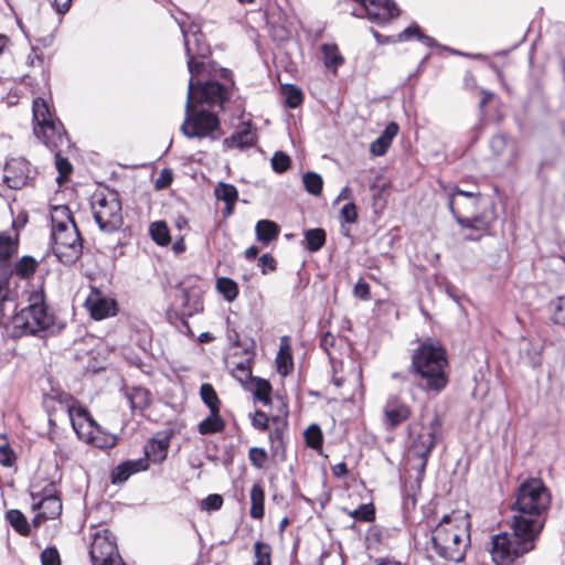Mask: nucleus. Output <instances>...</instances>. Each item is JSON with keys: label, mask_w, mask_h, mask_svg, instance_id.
I'll list each match as a JSON object with an SVG mask.
<instances>
[{"label": "nucleus", "mask_w": 565, "mask_h": 565, "mask_svg": "<svg viewBox=\"0 0 565 565\" xmlns=\"http://www.w3.org/2000/svg\"><path fill=\"white\" fill-rule=\"evenodd\" d=\"M552 501V492L542 478L530 476L519 483L509 505L511 532L491 537L490 554L495 565H523V557L537 546Z\"/></svg>", "instance_id": "1"}, {"label": "nucleus", "mask_w": 565, "mask_h": 565, "mask_svg": "<svg viewBox=\"0 0 565 565\" xmlns=\"http://www.w3.org/2000/svg\"><path fill=\"white\" fill-rule=\"evenodd\" d=\"M408 373L427 394L439 395L450 382V365L445 345L435 338L424 339L413 351Z\"/></svg>", "instance_id": "2"}, {"label": "nucleus", "mask_w": 565, "mask_h": 565, "mask_svg": "<svg viewBox=\"0 0 565 565\" xmlns=\"http://www.w3.org/2000/svg\"><path fill=\"white\" fill-rule=\"evenodd\" d=\"M235 87L234 75L230 68L211 63L210 68L196 72L192 65L186 98L220 113L232 100Z\"/></svg>", "instance_id": "3"}, {"label": "nucleus", "mask_w": 565, "mask_h": 565, "mask_svg": "<svg viewBox=\"0 0 565 565\" xmlns=\"http://www.w3.org/2000/svg\"><path fill=\"white\" fill-rule=\"evenodd\" d=\"M447 205L461 228L492 234L498 215L497 205L489 195L455 185L448 193Z\"/></svg>", "instance_id": "4"}, {"label": "nucleus", "mask_w": 565, "mask_h": 565, "mask_svg": "<svg viewBox=\"0 0 565 565\" xmlns=\"http://www.w3.org/2000/svg\"><path fill=\"white\" fill-rule=\"evenodd\" d=\"M28 301L29 305L20 310H18V303L14 305V321L18 320V318H24V315H26L28 319H32V326L36 330L38 338L40 339L55 337L63 331L66 324L60 321L56 315L50 309L43 286L32 290L29 294Z\"/></svg>", "instance_id": "5"}, {"label": "nucleus", "mask_w": 565, "mask_h": 565, "mask_svg": "<svg viewBox=\"0 0 565 565\" xmlns=\"http://www.w3.org/2000/svg\"><path fill=\"white\" fill-rule=\"evenodd\" d=\"M180 131L188 139H218L223 135L218 111L186 98Z\"/></svg>", "instance_id": "6"}, {"label": "nucleus", "mask_w": 565, "mask_h": 565, "mask_svg": "<svg viewBox=\"0 0 565 565\" xmlns=\"http://www.w3.org/2000/svg\"><path fill=\"white\" fill-rule=\"evenodd\" d=\"M32 121L35 137L42 139L50 150L62 146L64 140L71 147V138L63 122L43 97H35L32 102Z\"/></svg>", "instance_id": "7"}, {"label": "nucleus", "mask_w": 565, "mask_h": 565, "mask_svg": "<svg viewBox=\"0 0 565 565\" xmlns=\"http://www.w3.org/2000/svg\"><path fill=\"white\" fill-rule=\"evenodd\" d=\"M84 238L79 228L51 238V250L64 266H73L83 255Z\"/></svg>", "instance_id": "8"}, {"label": "nucleus", "mask_w": 565, "mask_h": 565, "mask_svg": "<svg viewBox=\"0 0 565 565\" xmlns=\"http://www.w3.org/2000/svg\"><path fill=\"white\" fill-rule=\"evenodd\" d=\"M191 35L193 43L188 33H184L183 40L189 74H191L192 65L195 66V71L199 72L210 68L211 63H216L212 60V50L203 31L198 30L196 34Z\"/></svg>", "instance_id": "9"}, {"label": "nucleus", "mask_w": 565, "mask_h": 565, "mask_svg": "<svg viewBox=\"0 0 565 565\" xmlns=\"http://www.w3.org/2000/svg\"><path fill=\"white\" fill-rule=\"evenodd\" d=\"M402 13L401 8L394 0H364L362 9H354L352 15L366 18L380 26L388 24Z\"/></svg>", "instance_id": "10"}, {"label": "nucleus", "mask_w": 565, "mask_h": 565, "mask_svg": "<svg viewBox=\"0 0 565 565\" xmlns=\"http://www.w3.org/2000/svg\"><path fill=\"white\" fill-rule=\"evenodd\" d=\"M89 558L93 565H117L121 562L116 536L110 530L104 529L103 536L99 533L96 534L89 550Z\"/></svg>", "instance_id": "11"}, {"label": "nucleus", "mask_w": 565, "mask_h": 565, "mask_svg": "<svg viewBox=\"0 0 565 565\" xmlns=\"http://www.w3.org/2000/svg\"><path fill=\"white\" fill-rule=\"evenodd\" d=\"M122 205L117 190L110 191V204L103 209H94L93 218L98 228L105 233H115L124 225Z\"/></svg>", "instance_id": "12"}, {"label": "nucleus", "mask_w": 565, "mask_h": 565, "mask_svg": "<svg viewBox=\"0 0 565 565\" xmlns=\"http://www.w3.org/2000/svg\"><path fill=\"white\" fill-rule=\"evenodd\" d=\"M180 295L175 297L183 309L180 316L181 324L190 330L188 318L203 311L202 290L196 286H185L184 281L175 285Z\"/></svg>", "instance_id": "13"}, {"label": "nucleus", "mask_w": 565, "mask_h": 565, "mask_svg": "<svg viewBox=\"0 0 565 565\" xmlns=\"http://www.w3.org/2000/svg\"><path fill=\"white\" fill-rule=\"evenodd\" d=\"M258 142L257 127L248 119L241 121L231 136L223 139L224 151L237 149L246 151L254 148Z\"/></svg>", "instance_id": "14"}, {"label": "nucleus", "mask_w": 565, "mask_h": 565, "mask_svg": "<svg viewBox=\"0 0 565 565\" xmlns=\"http://www.w3.org/2000/svg\"><path fill=\"white\" fill-rule=\"evenodd\" d=\"M67 414L73 430L77 438L85 443H90L93 437V428L97 426L96 419L83 404L68 405Z\"/></svg>", "instance_id": "15"}, {"label": "nucleus", "mask_w": 565, "mask_h": 565, "mask_svg": "<svg viewBox=\"0 0 565 565\" xmlns=\"http://www.w3.org/2000/svg\"><path fill=\"white\" fill-rule=\"evenodd\" d=\"M3 183L13 190L22 189L29 179L30 162L24 158H11L4 164Z\"/></svg>", "instance_id": "16"}, {"label": "nucleus", "mask_w": 565, "mask_h": 565, "mask_svg": "<svg viewBox=\"0 0 565 565\" xmlns=\"http://www.w3.org/2000/svg\"><path fill=\"white\" fill-rule=\"evenodd\" d=\"M90 317L100 321L115 317L118 312V303L115 299L104 296L100 291H93L85 301Z\"/></svg>", "instance_id": "17"}, {"label": "nucleus", "mask_w": 565, "mask_h": 565, "mask_svg": "<svg viewBox=\"0 0 565 565\" xmlns=\"http://www.w3.org/2000/svg\"><path fill=\"white\" fill-rule=\"evenodd\" d=\"M174 434L175 431L172 428L157 431L145 446L146 456L150 457L154 463H161L164 461Z\"/></svg>", "instance_id": "18"}, {"label": "nucleus", "mask_w": 565, "mask_h": 565, "mask_svg": "<svg viewBox=\"0 0 565 565\" xmlns=\"http://www.w3.org/2000/svg\"><path fill=\"white\" fill-rule=\"evenodd\" d=\"M412 414L411 407L397 396H391L384 406V416L387 427L396 428L406 422Z\"/></svg>", "instance_id": "19"}, {"label": "nucleus", "mask_w": 565, "mask_h": 565, "mask_svg": "<svg viewBox=\"0 0 565 565\" xmlns=\"http://www.w3.org/2000/svg\"><path fill=\"white\" fill-rule=\"evenodd\" d=\"M399 131V126L396 121H390L381 131L375 140L370 145V152L374 157L384 156L390 149L394 138Z\"/></svg>", "instance_id": "20"}, {"label": "nucleus", "mask_w": 565, "mask_h": 565, "mask_svg": "<svg viewBox=\"0 0 565 565\" xmlns=\"http://www.w3.org/2000/svg\"><path fill=\"white\" fill-rule=\"evenodd\" d=\"M412 40H417L430 49L439 46V42L435 38L426 34L416 21L411 22L402 32L395 35L396 43L408 42Z\"/></svg>", "instance_id": "21"}, {"label": "nucleus", "mask_w": 565, "mask_h": 565, "mask_svg": "<svg viewBox=\"0 0 565 565\" xmlns=\"http://www.w3.org/2000/svg\"><path fill=\"white\" fill-rule=\"evenodd\" d=\"M448 541V536H441L440 534H433L430 537L431 547L438 554L439 557L445 561L461 563L465 559V550L458 547L446 546L444 542Z\"/></svg>", "instance_id": "22"}, {"label": "nucleus", "mask_w": 565, "mask_h": 565, "mask_svg": "<svg viewBox=\"0 0 565 565\" xmlns=\"http://www.w3.org/2000/svg\"><path fill=\"white\" fill-rule=\"evenodd\" d=\"M280 234V226L273 220L263 218L257 221L255 225L256 239L264 246L278 239Z\"/></svg>", "instance_id": "23"}, {"label": "nucleus", "mask_w": 565, "mask_h": 565, "mask_svg": "<svg viewBox=\"0 0 565 565\" xmlns=\"http://www.w3.org/2000/svg\"><path fill=\"white\" fill-rule=\"evenodd\" d=\"M302 247L309 253H318L327 243V231L323 227H311L303 231Z\"/></svg>", "instance_id": "24"}, {"label": "nucleus", "mask_w": 565, "mask_h": 565, "mask_svg": "<svg viewBox=\"0 0 565 565\" xmlns=\"http://www.w3.org/2000/svg\"><path fill=\"white\" fill-rule=\"evenodd\" d=\"M249 515L254 520H262L265 516V488L262 481L253 484L250 492Z\"/></svg>", "instance_id": "25"}, {"label": "nucleus", "mask_w": 565, "mask_h": 565, "mask_svg": "<svg viewBox=\"0 0 565 565\" xmlns=\"http://www.w3.org/2000/svg\"><path fill=\"white\" fill-rule=\"evenodd\" d=\"M126 397L129 403V407L132 412H143L151 405V392L143 386H132L131 390L126 393Z\"/></svg>", "instance_id": "26"}, {"label": "nucleus", "mask_w": 565, "mask_h": 565, "mask_svg": "<svg viewBox=\"0 0 565 565\" xmlns=\"http://www.w3.org/2000/svg\"><path fill=\"white\" fill-rule=\"evenodd\" d=\"M248 343L244 345L242 353L247 354L248 356L244 361H239L235 365V370L245 373L246 380L243 381L241 377H236L244 386L247 385L248 381L252 380L255 375L252 373V366L254 364V360L256 356V341L254 338H248Z\"/></svg>", "instance_id": "27"}, {"label": "nucleus", "mask_w": 565, "mask_h": 565, "mask_svg": "<svg viewBox=\"0 0 565 565\" xmlns=\"http://www.w3.org/2000/svg\"><path fill=\"white\" fill-rule=\"evenodd\" d=\"M12 326L7 324L6 331L10 339L19 340L23 337H35L38 338L36 330L33 328L32 323L29 321L28 316L24 315V318H18V320H13V316L11 317Z\"/></svg>", "instance_id": "28"}, {"label": "nucleus", "mask_w": 565, "mask_h": 565, "mask_svg": "<svg viewBox=\"0 0 565 565\" xmlns=\"http://www.w3.org/2000/svg\"><path fill=\"white\" fill-rule=\"evenodd\" d=\"M221 411H211L209 416L202 419L198 425V431L203 435L222 433L226 428V423L221 416Z\"/></svg>", "instance_id": "29"}, {"label": "nucleus", "mask_w": 565, "mask_h": 565, "mask_svg": "<svg viewBox=\"0 0 565 565\" xmlns=\"http://www.w3.org/2000/svg\"><path fill=\"white\" fill-rule=\"evenodd\" d=\"M11 266L17 277L29 280L34 276L39 267V262L31 255H23L14 263L11 262Z\"/></svg>", "instance_id": "30"}, {"label": "nucleus", "mask_w": 565, "mask_h": 565, "mask_svg": "<svg viewBox=\"0 0 565 565\" xmlns=\"http://www.w3.org/2000/svg\"><path fill=\"white\" fill-rule=\"evenodd\" d=\"M4 518L9 525L20 535L29 536L31 534V525L22 511L10 509L6 512Z\"/></svg>", "instance_id": "31"}, {"label": "nucleus", "mask_w": 565, "mask_h": 565, "mask_svg": "<svg viewBox=\"0 0 565 565\" xmlns=\"http://www.w3.org/2000/svg\"><path fill=\"white\" fill-rule=\"evenodd\" d=\"M321 52L323 55V65L328 70H332L337 73L338 68L344 64V57L340 53L337 44L324 43L321 45Z\"/></svg>", "instance_id": "32"}, {"label": "nucleus", "mask_w": 565, "mask_h": 565, "mask_svg": "<svg viewBox=\"0 0 565 565\" xmlns=\"http://www.w3.org/2000/svg\"><path fill=\"white\" fill-rule=\"evenodd\" d=\"M215 289L227 302L235 301L239 294L238 284L226 276L216 278Z\"/></svg>", "instance_id": "33"}, {"label": "nucleus", "mask_w": 565, "mask_h": 565, "mask_svg": "<svg viewBox=\"0 0 565 565\" xmlns=\"http://www.w3.org/2000/svg\"><path fill=\"white\" fill-rule=\"evenodd\" d=\"M281 90L284 95V106L286 108L296 109L302 105L305 95L298 85L287 83L281 86Z\"/></svg>", "instance_id": "34"}, {"label": "nucleus", "mask_w": 565, "mask_h": 565, "mask_svg": "<svg viewBox=\"0 0 565 565\" xmlns=\"http://www.w3.org/2000/svg\"><path fill=\"white\" fill-rule=\"evenodd\" d=\"M526 347L521 350L522 356L527 359V364L532 369H539L542 366V352L543 345L532 339L523 338Z\"/></svg>", "instance_id": "35"}, {"label": "nucleus", "mask_w": 565, "mask_h": 565, "mask_svg": "<svg viewBox=\"0 0 565 565\" xmlns=\"http://www.w3.org/2000/svg\"><path fill=\"white\" fill-rule=\"evenodd\" d=\"M149 235L158 246L164 247L171 243L170 228L163 220L154 221L149 225Z\"/></svg>", "instance_id": "36"}, {"label": "nucleus", "mask_w": 565, "mask_h": 565, "mask_svg": "<svg viewBox=\"0 0 565 565\" xmlns=\"http://www.w3.org/2000/svg\"><path fill=\"white\" fill-rule=\"evenodd\" d=\"M323 433L317 423L310 424L303 431V443L306 447L321 454L323 446Z\"/></svg>", "instance_id": "37"}, {"label": "nucleus", "mask_w": 565, "mask_h": 565, "mask_svg": "<svg viewBox=\"0 0 565 565\" xmlns=\"http://www.w3.org/2000/svg\"><path fill=\"white\" fill-rule=\"evenodd\" d=\"M18 250L19 239L13 238L8 232H0V262H11Z\"/></svg>", "instance_id": "38"}, {"label": "nucleus", "mask_w": 565, "mask_h": 565, "mask_svg": "<svg viewBox=\"0 0 565 565\" xmlns=\"http://www.w3.org/2000/svg\"><path fill=\"white\" fill-rule=\"evenodd\" d=\"M200 397L203 404L210 409L221 411V399L211 383H202L200 386Z\"/></svg>", "instance_id": "39"}, {"label": "nucleus", "mask_w": 565, "mask_h": 565, "mask_svg": "<svg viewBox=\"0 0 565 565\" xmlns=\"http://www.w3.org/2000/svg\"><path fill=\"white\" fill-rule=\"evenodd\" d=\"M302 184L305 190L313 195L319 196L323 190V179L321 174L315 171H307L302 174Z\"/></svg>", "instance_id": "40"}, {"label": "nucleus", "mask_w": 565, "mask_h": 565, "mask_svg": "<svg viewBox=\"0 0 565 565\" xmlns=\"http://www.w3.org/2000/svg\"><path fill=\"white\" fill-rule=\"evenodd\" d=\"M214 196L217 201H222L224 203L237 202L238 190L232 183L220 181L214 188Z\"/></svg>", "instance_id": "41"}, {"label": "nucleus", "mask_w": 565, "mask_h": 565, "mask_svg": "<svg viewBox=\"0 0 565 565\" xmlns=\"http://www.w3.org/2000/svg\"><path fill=\"white\" fill-rule=\"evenodd\" d=\"M30 495L33 500L39 499L36 502L32 504L33 511L41 509L45 501H51V499L61 498L57 490L55 489L54 483H49L40 492H31Z\"/></svg>", "instance_id": "42"}, {"label": "nucleus", "mask_w": 565, "mask_h": 565, "mask_svg": "<svg viewBox=\"0 0 565 565\" xmlns=\"http://www.w3.org/2000/svg\"><path fill=\"white\" fill-rule=\"evenodd\" d=\"M254 565H271V546L264 541L254 543Z\"/></svg>", "instance_id": "43"}, {"label": "nucleus", "mask_w": 565, "mask_h": 565, "mask_svg": "<svg viewBox=\"0 0 565 565\" xmlns=\"http://www.w3.org/2000/svg\"><path fill=\"white\" fill-rule=\"evenodd\" d=\"M134 475L130 467H128V463L124 460L120 463H118L116 467L113 468L110 471V483L116 484H122L125 483L131 476Z\"/></svg>", "instance_id": "44"}, {"label": "nucleus", "mask_w": 565, "mask_h": 565, "mask_svg": "<svg viewBox=\"0 0 565 565\" xmlns=\"http://www.w3.org/2000/svg\"><path fill=\"white\" fill-rule=\"evenodd\" d=\"M54 152V163L60 175L56 178L57 182L62 177H70L73 172V166L70 159L62 154L58 147L52 150Z\"/></svg>", "instance_id": "45"}, {"label": "nucleus", "mask_w": 565, "mask_h": 565, "mask_svg": "<svg viewBox=\"0 0 565 565\" xmlns=\"http://www.w3.org/2000/svg\"><path fill=\"white\" fill-rule=\"evenodd\" d=\"M358 209L353 201H349L340 209L339 221L341 227L345 226L347 224H355L358 222Z\"/></svg>", "instance_id": "46"}, {"label": "nucleus", "mask_w": 565, "mask_h": 565, "mask_svg": "<svg viewBox=\"0 0 565 565\" xmlns=\"http://www.w3.org/2000/svg\"><path fill=\"white\" fill-rule=\"evenodd\" d=\"M270 166L274 172L281 174L290 168L291 159L285 151L277 150L271 157Z\"/></svg>", "instance_id": "47"}, {"label": "nucleus", "mask_w": 565, "mask_h": 565, "mask_svg": "<svg viewBox=\"0 0 565 565\" xmlns=\"http://www.w3.org/2000/svg\"><path fill=\"white\" fill-rule=\"evenodd\" d=\"M277 372L282 376H288L294 370V358L292 353H277L276 359Z\"/></svg>", "instance_id": "48"}, {"label": "nucleus", "mask_w": 565, "mask_h": 565, "mask_svg": "<svg viewBox=\"0 0 565 565\" xmlns=\"http://www.w3.org/2000/svg\"><path fill=\"white\" fill-rule=\"evenodd\" d=\"M250 465L257 469H263L268 461V454L265 448L253 446L248 450Z\"/></svg>", "instance_id": "49"}, {"label": "nucleus", "mask_w": 565, "mask_h": 565, "mask_svg": "<svg viewBox=\"0 0 565 565\" xmlns=\"http://www.w3.org/2000/svg\"><path fill=\"white\" fill-rule=\"evenodd\" d=\"M376 518V510L373 502L361 503L355 509V521L358 522H373Z\"/></svg>", "instance_id": "50"}, {"label": "nucleus", "mask_w": 565, "mask_h": 565, "mask_svg": "<svg viewBox=\"0 0 565 565\" xmlns=\"http://www.w3.org/2000/svg\"><path fill=\"white\" fill-rule=\"evenodd\" d=\"M94 439L89 443L99 449H110L114 448L118 443V436L110 433H103V435H94Z\"/></svg>", "instance_id": "51"}, {"label": "nucleus", "mask_w": 565, "mask_h": 565, "mask_svg": "<svg viewBox=\"0 0 565 565\" xmlns=\"http://www.w3.org/2000/svg\"><path fill=\"white\" fill-rule=\"evenodd\" d=\"M42 565H61V556L55 545L46 546L40 554Z\"/></svg>", "instance_id": "52"}, {"label": "nucleus", "mask_w": 565, "mask_h": 565, "mask_svg": "<svg viewBox=\"0 0 565 565\" xmlns=\"http://www.w3.org/2000/svg\"><path fill=\"white\" fill-rule=\"evenodd\" d=\"M223 503L224 500L221 494L211 493L201 501L200 508L206 512H215L222 508Z\"/></svg>", "instance_id": "53"}, {"label": "nucleus", "mask_w": 565, "mask_h": 565, "mask_svg": "<svg viewBox=\"0 0 565 565\" xmlns=\"http://www.w3.org/2000/svg\"><path fill=\"white\" fill-rule=\"evenodd\" d=\"M54 395L44 394V401L51 398L52 401L57 402L61 405H66V411L68 409V405H77L81 404L71 393L58 390L54 391Z\"/></svg>", "instance_id": "54"}, {"label": "nucleus", "mask_w": 565, "mask_h": 565, "mask_svg": "<svg viewBox=\"0 0 565 565\" xmlns=\"http://www.w3.org/2000/svg\"><path fill=\"white\" fill-rule=\"evenodd\" d=\"M51 215H57V218H60V220H67L70 222V224L72 225V228L77 231V223H76L73 212L71 211L68 205H66V204L52 205L51 206Z\"/></svg>", "instance_id": "55"}, {"label": "nucleus", "mask_w": 565, "mask_h": 565, "mask_svg": "<svg viewBox=\"0 0 565 565\" xmlns=\"http://www.w3.org/2000/svg\"><path fill=\"white\" fill-rule=\"evenodd\" d=\"M253 385V387H248V390L252 392L253 397H255V393L257 394H266L271 393L273 386L269 382V380L260 377V376H254L250 381H248Z\"/></svg>", "instance_id": "56"}, {"label": "nucleus", "mask_w": 565, "mask_h": 565, "mask_svg": "<svg viewBox=\"0 0 565 565\" xmlns=\"http://www.w3.org/2000/svg\"><path fill=\"white\" fill-rule=\"evenodd\" d=\"M554 311L551 317V321L554 324L565 327V296L558 297L556 302L553 303Z\"/></svg>", "instance_id": "57"}, {"label": "nucleus", "mask_w": 565, "mask_h": 565, "mask_svg": "<svg viewBox=\"0 0 565 565\" xmlns=\"http://www.w3.org/2000/svg\"><path fill=\"white\" fill-rule=\"evenodd\" d=\"M173 179H174L173 170L171 168H163L160 171L159 177L154 181V189L157 191H161V190L169 188L171 185V183L173 182Z\"/></svg>", "instance_id": "58"}, {"label": "nucleus", "mask_w": 565, "mask_h": 565, "mask_svg": "<svg viewBox=\"0 0 565 565\" xmlns=\"http://www.w3.org/2000/svg\"><path fill=\"white\" fill-rule=\"evenodd\" d=\"M257 266L263 275H267L277 269V262L270 253H265L259 256Z\"/></svg>", "instance_id": "59"}, {"label": "nucleus", "mask_w": 565, "mask_h": 565, "mask_svg": "<svg viewBox=\"0 0 565 565\" xmlns=\"http://www.w3.org/2000/svg\"><path fill=\"white\" fill-rule=\"evenodd\" d=\"M353 296L360 300L369 301L371 299V286L370 284L360 278L353 286Z\"/></svg>", "instance_id": "60"}, {"label": "nucleus", "mask_w": 565, "mask_h": 565, "mask_svg": "<svg viewBox=\"0 0 565 565\" xmlns=\"http://www.w3.org/2000/svg\"><path fill=\"white\" fill-rule=\"evenodd\" d=\"M17 456L9 444L0 445V465L10 468L15 463Z\"/></svg>", "instance_id": "61"}, {"label": "nucleus", "mask_w": 565, "mask_h": 565, "mask_svg": "<svg viewBox=\"0 0 565 565\" xmlns=\"http://www.w3.org/2000/svg\"><path fill=\"white\" fill-rule=\"evenodd\" d=\"M44 509L45 515H47L49 520H54L58 518L62 513V500L60 499H51V501H45L42 507Z\"/></svg>", "instance_id": "62"}, {"label": "nucleus", "mask_w": 565, "mask_h": 565, "mask_svg": "<svg viewBox=\"0 0 565 565\" xmlns=\"http://www.w3.org/2000/svg\"><path fill=\"white\" fill-rule=\"evenodd\" d=\"M252 426L259 431L269 430V417L262 409H256L252 416Z\"/></svg>", "instance_id": "63"}, {"label": "nucleus", "mask_w": 565, "mask_h": 565, "mask_svg": "<svg viewBox=\"0 0 565 565\" xmlns=\"http://www.w3.org/2000/svg\"><path fill=\"white\" fill-rule=\"evenodd\" d=\"M67 220H60L57 215H51V236L50 239L55 237L56 235L65 234L71 232L68 228Z\"/></svg>", "instance_id": "64"}]
</instances>
